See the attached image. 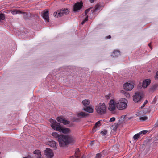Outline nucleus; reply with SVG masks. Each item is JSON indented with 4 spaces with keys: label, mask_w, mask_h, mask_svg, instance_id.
<instances>
[{
    "label": "nucleus",
    "mask_w": 158,
    "mask_h": 158,
    "mask_svg": "<svg viewBox=\"0 0 158 158\" xmlns=\"http://www.w3.org/2000/svg\"><path fill=\"white\" fill-rule=\"evenodd\" d=\"M73 141V139L69 136L62 135L60 136L58 141L60 146L61 147L64 148L66 146L70 143Z\"/></svg>",
    "instance_id": "1"
},
{
    "label": "nucleus",
    "mask_w": 158,
    "mask_h": 158,
    "mask_svg": "<svg viewBox=\"0 0 158 158\" xmlns=\"http://www.w3.org/2000/svg\"><path fill=\"white\" fill-rule=\"evenodd\" d=\"M128 101L125 98H122L115 103L117 108L120 110H123L127 107Z\"/></svg>",
    "instance_id": "2"
},
{
    "label": "nucleus",
    "mask_w": 158,
    "mask_h": 158,
    "mask_svg": "<svg viewBox=\"0 0 158 158\" xmlns=\"http://www.w3.org/2000/svg\"><path fill=\"white\" fill-rule=\"evenodd\" d=\"M96 110L97 112L102 114L106 113V106L104 103H100L96 107Z\"/></svg>",
    "instance_id": "3"
},
{
    "label": "nucleus",
    "mask_w": 158,
    "mask_h": 158,
    "mask_svg": "<svg viewBox=\"0 0 158 158\" xmlns=\"http://www.w3.org/2000/svg\"><path fill=\"white\" fill-rule=\"evenodd\" d=\"M68 9L58 10L57 11L53 13V15L55 17H60L64 15H66L69 13Z\"/></svg>",
    "instance_id": "4"
},
{
    "label": "nucleus",
    "mask_w": 158,
    "mask_h": 158,
    "mask_svg": "<svg viewBox=\"0 0 158 158\" xmlns=\"http://www.w3.org/2000/svg\"><path fill=\"white\" fill-rule=\"evenodd\" d=\"M133 97V101L135 102H138L142 99L143 95L141 92H137L135 93V95Z\"/></svg>",
    "instance_id": "5"
},
{
    "label": "nucleus",
    "mask_w": 158,
    "mask_h": 158,
    "mask_svg": "<svg viewBox=\"0 0 158 158\" xmlns=\"http://www.w3.org/2000/svg\"><path fill=\"white\" fill-rule=\"evenodd\" d=\"M101 8V5L99 4H97L95 6V7L94 8H90L89 9H86L85 11V16H87V15L89 11L91 9V11L92 12V13H94L97 10H100Z\"/></svg>",
    "instance_id": "6"
},
{
    "label": "nucleus",
    "mask_w": 158,
    "mask_h": 158,
    "mask_svg": "<svg viewBox=\"0 0 158 158\" xmlns=\"http://www.w3.org/2000/svg\"><path fill=\"white\" fill-rule=\"evenodd\" d=\"M44 152L47 158H52L54 155L53 151L48 148H47Z\"/></svg>",
    "instance_id": "7"
},
{
    "label": "nucleus",
    "mask_w": 158,
    "mask_h": 158,
    "mask_svg": "<svg viewBox=\"0 0 158 158\" xmlns=\"http://www.w3.org/2000/svg\"><path fill=\"white\" fill-rule=\"evenodd\" d=\"M83 6V3L82 2L75 3L73 6V11L77 12L80 10Z\"/></svg>",
    "instance_id": "8"
},
{
    "label": "nucleus",
    "mask_w": 158,
    "mask_h": 158,
    "mask_svg": "<svg viewBox=\"0 0 158 158\" xmlns=\"http://www.w3.org/2000/svg\"><path fill=\"white\" fill-rule=\"evenodd\" d=\"M56 130L59 131L60 132H62L64 134H68L70 133V130L68 128H64L62 127L60 124L57 128Z\"/></svg>",
    "instance_id": "9"
},
{
    "label": "nucleus",
    "mask_w": 158,
    "mask_h": 158,
    "mask_svg": "<svg viewBox=\"0 0 158 158\" xmlns=\"http://www.w3.org/2000/svg\"><path fill=\"white\" fill-rule=\"evenodd\" d=\"M116 102L112 99L111 100L109 103L108 109L110 111H114L116 109V104L115 103Z\"/></svg>",
    "instance_id": "10"
},
{
    "label": "nucleus",
    "mask_w": 158,
    "mask_h": 158,
    "mask_svg": "<svg viewBox=\"0 0 158 158\" xmlns=\"http://www.w3.org/2000/svg\"><path fill=\"white\" fill-rule=\"evenodd\" d=\"M124 89L127 91H131L134 88L133 84L129 83H126L123 85Z\"/></svg>",
    "instance_id": "11"
},
{
    "label": "nucleus",
    "mask_w": 158,
    "mask_h": 158,
    "mask_svg": "<svg viewBox=\"0 0 158 158\" xmlns=\"http://www.w3.org/2000/svg\"><path fill=\"white\" fill-rule=\"evenodd\" d=\"M50 121L51 123V127L54 130H56L57 128L60 125V123H57L56 121L52 119H50Z\"/></svg>",
    "instance_id": "12"
},
{
    "label": "nucleus",
    "mask_w": 158,
    "mask_h": 158,
    "mask_svg": "<svg viewBox=\"0 0 158 158\" xmlns=\"http://www.w3.org/2000/svg\"><path fill=\"white\" fill-rule=\"evenodd\" d=\"M42 16L46 21L47 22H49V19L48 11L46 10L43 11Z\"/></svg>",
    "instance_id": "13"
},
{
    "label": "nucleus",
    "mask_w": 158,
    "mask_h": 158,
    "mask_svg": "<svg viewBox=\"0 0 158 158\" xmlns=\"http://www.w3.org/2000/svg\"><path fill=\"white\" fill-rule=\"evenodd\" d=\"M57 120L58 122L63 123L65 125L68 124L69 123V122L66 120L64 118L59 117H58L57 118Z\"/></svg>",
    "instance_id": "14"
},
{
    "label": "nucleus",
    "mask_w": 158,
    "mask_h": 158,
    "mask_svg": "<svg viewBox=\"0 0 158 158\" xmlns=\"http://www.w3.org/2000/svg\"><path fill=\"white\" fill-rule=\"evenodd\" d=\"M48 145L54 150H56L57 148L56 143L54 141L52 140L49 141L48 142Z\"/></svg>",
    "instance_id": "15"
},
{
    "label": "nucleus",
    "mask_w": 158,
    "mask_h": 158,
    "mask_svg": "<svg viewBox=\"0 0 158 158\" xmlns=\"http://www.w3.org/2000/svg\"><path fill=\"white\" fill-rule=\"evenodd\" d=\"M151 81L150 79L144 80L143 82L142 87L143 88H146L150 83Z\"/></svg>",
    "instance_id": "16"
},
{
    "label": "nucleus",
    "mask_w": 158,
    "mask_h": 158,
    "mask_svg": "<svg viewBox=\"0 0 158 158\" xmlns=\"http://www.w3.org/2000/svg\"><path fill=\"white\" fill-rule=\"evenodd\" d=\"M120 55V53L118 50H114L111 56L113 57H118Z\"/></svg>",
    "instance_id": "17"
},
{
    "label": "nucleus",
    "mask_w": 158,
    "mask_h": 158,
    "mask_svg": "<svg viewBox=\"0 0 158 158\" xmlns=\"http://www.w3.org/2000/svg\"><path fill=\"white\" fill-rule=\"evenodd\" d=\"M88 114L84 112H81L77 114V116L80 118H85L87 117Z\"/></svg>",
    "instance_id": "18"
},
{
    "label": "nucleus",
    "mask_w": 158,
    "mask_h": 158,
    "mask_svg": "<svg viewBox=\"0 0 158 158\" xmlns=\"http://www.w3.org/2000/svg\"><path fill=\"white\" fill-rule=\"evenodd\" d=\"M158 89V85L156 84L152 86L149 89V91L150 92H153L155 90Z\"/></svg>",
    "instance_id": "19"
},
{
    "label": "nucleus",
    "mask_w": 158,
    "mask_h": 158,
    "mask_svg": "<svg viewBox=\"0 0 158 158\" xmlns=\"http://www.w3.org/2000/svg\"><path fill=\"white\" fill-rule=\"evenodd\" d=\"M83 110L89 113H93V109L90 106L85 107L83 108Z\"/></svg>",
    "instance_id": "20"
},
{
    "label": "nucleus",
    "mask_w": 158,
    "mask_h": 158,
    "mask_svg": "<svg viewBox=\"0 0 158 158\" xmlns=\"http://www.w3.org/2000/svg\"><path fill=\"white\" fill-rule=\"evenodd\" d=\"M33 153L37 155V158H42L41 157V152L40 150H37L34 151Z\"/></svg>",
    "instance_id": "21"
},
{
    "label": "nucleus",
    "mask_w": 158,
    "mask_h": 158,
    "mask_svg": "<svg viewBox=\"0 0 158 158\" xmlns=\"http://www.w3.org/2000/svg\"><path fill=\"white\" fill-rule=\"evenodd\" d=\"M52 135L53 136L54 138L57 139L58 141L59 139L60 136H61L62 135H59L56 132H53L52 134Z\"/></svg>",
    "instance_id": "22"
},
{
    "label": "nucleus",
    "mask_w": 158,
    "mask_h": 158,
    "mask_svg": "<svg viewBox=\"0 0 158 158\" xmlns=\"http://www.w3.org/2000/svg\"><path fill=\"white\" fill-rule=\"evenodd\" d=\"M101 125L100 121H98L96 123L95 126H94L93 129V132H94L96 131L95 129L97 128L98 127H99Z\"/></svg>",
    "instance_id": "23"
},
{
    "label": "nucleus",
    "mask_w": 158,
    "mask_h": 158,
    "mask_svg": "<svg viewBox=\"0 0 158 158\" xmlns=\"http://www.w3.org/2000/svg\"><path fill=\"white\" fill-rule=\"evenodd\" d=\"M121 93L123 94V95H124L127 98H130V95L128 93L124 91V90H121Z\"/></svg>",
    "instance_id": "24"
},
{
    "label": "nucleus",
    "mask_w": 158,
    "mask_h": 158,
    "mask_svg": "<svg viewBox=\"0 0 158 158\" xmlns=\"http://www.w3.org/2000/svg\"><path fill=\"white\" fill-rule=\"evenodd\" d=\"M90 102L89 100L85 99L82 101V103L84 106L89 105Z\"/></svg>",
    "instance_id": "25"
},
{
    "label": "nucleus",
    "mask_w": 158,
    "mask_h": 158,
    "mask_svg": "<svg viewBox=\"0 0 158 158\" xmlns=\"http://www.w3.org/2000/svg\"><path fill=\"white\" fill-rule=\"evenodd\" d=\"M140 135L139 133L133 136L134 140H137L139 138Z\"/></svg>",
    "instance_id": "26"
},
{
    "label": "nucleus",
    "mask_w": 158,
    "mask_h": 158,
    "mask_svg": "<svg viewBox=\"0 0 158 158\" xmlns=\"http://www.w3.org/2000/svg\"><path fill=\"white\" fill-rule=\"evenodd\" d=\"M22 13V12L17 10H13L11 12V13L13 15H15L16 14H21Z\"/></svg>",
    "instance_id": "27"
},
{
    "label": "nucleus",
    "mask_w": 158,
    "mask_h": 158,
    "mask_svg": "<svg viewBox=\"0 0 158 158\" xmlns=\"http://www.w3.org/2000/svg\"><path fill=\"white\" fill-rule=\"evenodd\" d=\"M103 157L102 153H100L96 154L95 158H102Z\"/></svg>",
    "instance_id": "28"
},
{
    "label": "nucleus",
    "mask_w": 158,
    "mask_h": 158,
    "mask_svg": "<svg viewBox=\"0 0 158 158\" xmlns=\"http://www.w3.org/2000/svg\"><path fill=\"white\" fill-rule=\"evenodd\" d=\"M5 16L4 14L0 13V21L1 20H3L5 19Z\"/></svg>",
    "instance_id": "29"
},
{
    "label": "nucleus",
    "mask_w": 158,
    "mask_h": 158,
    "mask_svg": "<svg viewBox=\"0 0 158 158\" xmlns=\"http://www.w3.org/2000/svg\"><path fill=\"white\" fill-rule=\"evenodd\" d=\"M148 118L146 116L141 117L139 118V119L143 121L146 120L148 119Z\"/></svg>",
    "instance_id": "30"
},
{
    "label": "nucleus",
    "mask_w": 158,
    "mask_h": 158,
    "mask_svg": "<svg viewBox=\"0 0 158 158\" xmlns=\"http://www.w3.org/2000/svg\"><path fill=\"white\" fill-rule=\"evenodd\" d=\"M107 133V131L106 130H104L103 131H102L101 132V134L103 136L106 135Z\"/></svg>",
    "instance_id": "31"
},
{
    "label": "nucleus",
    "mask_w": 158,
    "mask_h": 158,
    "mask_svg": "<svg viewBox=\"0 0 158 158\" xmlns=\"http://www.w3.org/2000/svg\"><path fill=\"white\" fill-rule=\"evenodd\" d=\"M88 15L86 16L85 18L83 20L81 23L82 25H83L88 20Z\"/></svg>",
    "instance_id": "32"
},
{
    "label": "nucleus",
    "mask_w": 158,
    "mask_h": 158,
    "mask_svg": "<svg viewBox=\"0 0 158 158\" xmlns=\"http://www.w3.org/2000/svg\"><path fill=\"white\" fill-rule=\"evenodd\" d=\"M148 131L147 130H143V131H141V132H140L139 133L140 135L142 134H145Z\"/></svg>",
    "instance_id": "33"
},
{
    "label": "nucleus",
    "mask_w": 158,
    "mask_h": 158,
    "mask_svg": "<svg viewBox=\"0 0 158 158\" xmlns=\"http://www.w3.org/2000/svg\"><path fill=\"white\" fill-rule=\"evenodd\" d=\"M111 94L110 93L109 94H108L106 96V97L107 98V99H109L110 98V97L111 96Z\"/></svg>",
    "instance_id": "34"
},
{
    "label": "nucleus",
    "mask_w": 158,
    "mask_h": 158,
    "mask_svg": "<svg viewBox=\"0 0 158 158\" xmlns=\"http://www.w3.org/2000/svg\"><path fill=\"white\" fill-rule=\"evenodd\" d=\"M21 14H24L23 17L24 18V19H27V14L26 13L23 12H22V13Z\"/></svg>",
    "instance_id": "35"
},
{
    "label": "nucleus",
    "mask_w": 158,
    "mask_h": 158,
    "mask_svg": "<svg viewBox=\"0 0 158 158\" xmlns=\"http://www.w3.org/2000/svg\"><path fill=\"white\" fill-rule=\"evenodd\" d=\"M147 102H148V101L147 100H146L144 102V103L142 105V106L141 107L142 108L144 107L145 105L147 103Z\"/></svg>",
    "instance_id": "36"
},
{
    "label": "nucleus",
    "mask_w": 158,
    "mask_h": 158,
    "mask_svg": "<svg viewBox=\"0 0 158 158\" xmlns=\"http://www.w3.org/2000/svg\"><path fill=\"white\" fill-rule=\"evenodd\" d=\"M115 120V118H114V117H112V118H110V122H113V121H114Z\"/></svg>",
    "instance_id": "37"
},
{
    "label": "nucleus",
    "mask_w": 158,
    "mask_h": 158,
    "mask_svg": "<svg viewBox=\"0 0 158 158\" xmlns=\"http://www.w3.org/2000/svg\"><path fill=\"white\" fill-rule=\"evenodd\" d=\"M111 38V36L110 35H109L108 36H106L105 37V38L106 39H110Z\"/></svg>",
    "instance_id": "38"
},
{
    "label": "nucleus",
    "mask_w": 158,
    "mask_h": 158,
    "mask_svg": "<svg viewBox=\"0 0 158 158\" xmlns=\"http://www.w3.org/2000/svg\"><path fill=\"white\" fill-rule=\"evenodd\" d=\"M155 127H158V120L157 122L156 123L155 125Z\"/></svg>",
    "instance_id": "39"
},
{
    "label": "nucleus",
    "mask_w": 158,
    "mask_h": 158,
    "mask_svg": "<svg viewBox=\"0 0 158 158\" xmlns=\"http://www.w3.org/2000/svg\"><path fill=\"white\" fill-rule=\"evenodd\" d=\"M115 125L114 128V129H116L117 128V127H118V124H117L115 123Z\"/></svg>",
    "instance_id": "40"
},
{
    "label": "nucleus",
    "mask_w": 158,
    "mask_h": 158,
    "mask_svg": "<svg viewBox=\"0 0 158 158\" xmlns=\"http://www.w3.org/2000/svg\"><path fill=\"white\" fill-rule=\"evenodd\" d=\"M156 79H158V71L156 73Z\"/></svg>",
    "instance_id": "41"
},
{
    "label": "nucleus",
    "mask_w": 158,
    "mask_h": 158,
    "mask_svg": "<svg viewBox=\"0 0 158 158\" xmlns=\"http://www.w3.org/2000/svg\"><path fill=\"white\" fill-rule=\"evenodd\" d=\"M89 1L91 3H93L94 1V0H89Z\"/></svg>",
    "instance_id": "42"
},
{
    "label": "nucleus",
    "mask_w": 158,
    "mask_h": 158,
    "mask_svg": "<svg viewBox=\"0 0 158 158\" xmlns=\"http://www.w3.org/2000/svg\"><path fill=\"white\" fill-rule=\"evenodd\" d=\"M151 43H150L149 44H148V45H149V46H150V48H151V47H150V45H151Z\"/></svg>",
    "instance_id": "43"
},
{
    "label": "nucleus",
    "mask_w": 158,
    "mask_h": 158,
    "mask_svg": "<svg viewBox=\"0 0 158 158\" xmlns=\"http://www.w3.org/2000/svg\"><path fill=\"white\" fill-rule=\"evenodd\" d=\"M76 158H78V156H76Z\"/></svg>",
    "instance_id": "44"
},
{
    "label": "nucleus",
    "mask_w": 158,
    "mask_h": 158,
    "mask_svg": "<svg viewBox=\"0 0 158 158\" xmlns=\"http://www.w3.org/2000/svg\"><path fill=\"white\" fill-rule=\"evenodd\" d=\"M73 156H72L70 158H73Z\"/></svg>",
    "instance_id": "45"
},
{
    "label": "nucleus",
    "mask_w": 158,
    "mask_h": 158,
    "mask_svg": "<svg viewBox=\"0 0 158 158\" xmlns=\"http://www.w3.org/2000/svg\"><path fill=\"white\" fill-rule=\"evenodd\" d=\"M2 157L1 156H0V158H2Z\"/></svg>",
    "instance_id": "46"
}]
</instances>
